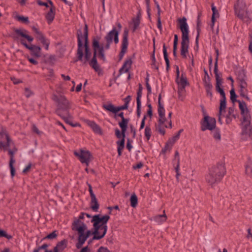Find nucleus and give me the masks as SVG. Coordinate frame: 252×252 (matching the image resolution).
Returning <instances> with one entry per match:
<instances>
[{
	"label": "nucleus",
	"instance_id": "1",
	"mask_svg": "<svg viewBox=\"0 0 252 252\" xmlns=\"http://www.w3.org/2000/svg\"><path fill=\"white\" fill-rule=\"evenodd\" d=\"M119 31L116 27H113L104 37L106 43L100 44L99 38H94L93 41L94 53L93 58L91 60L92 53L88 45V28L87 25H85L83 33L81 31L77 32L78 60L84 63L88 62L90 66L97 71L99 69V66L97 63L96 56L97 55L100 59L103 60L104 51L110 48L112 42L114 41L116 44L119 43Z\"/></svg>",
	"mask_w": 252,
	"mask_h": 252
},
{
	"label": "nucleus",
	"instance_id": "2",
	"mask_svg": "<svg viewBox=\"0 0 252 252\" xmlns=\"http://www.w3.org/2000/svg\"><path fill=\"white\" fill-rule=\"evenodd\" d=\"M110 219L108 215L101 216L100 215H95L92 217L91 222H93L94 231L87 229H79L80 233L78 236V241L76 246L77 249L81 248L87 238L91 235H94L92 240L89 241L90 244L94 240H100L104 237L107 230V223Z\"/></svg>",
	"mask_w": 252,
	"mask_h": 252
},
{
	"label": "nucleus",
	"instance_id": "3",
	"mask_svg": "<svg viewBox=\"0 0 252 252\" xmlns=\"http://www.w3.org/2000/svg\"><path fill=\"white\" fill-rule=\"evenodd\" d=\"M226 173L224 164L218 163L209 169L208 173L205 176V181L209 186L213 188L221 181Z\"/></svg>",
	"mask_w": 252,
	"mask_h": 252
},
{
	"label": "nucleus",
	"instance_id": "4",
	"mask_svg": "<svg viewBox=\"0 0 252 252\" xmlns=\"http://www.w3.org/2000/svg\"><path fill=\"white\" fill-rule=\"evenodd\" d=\"M178 26L182 32L181 55L183 58H187L189 54V26L185 17L179 18L177 20Z\"/></svg>",
	"mask_w": 252,
	"mask_h": 252
},
{
	"label": "nucleus",
	"instance_id": "5",
	"mask_svg": "<svg viewBox=\"0 0 252 252\" xmlns=\"http://www.w3.org/2000/svg\"><path fill=\"white\" fill-rule=\"evenodd\" d=\"M52 99L57 103V108L56 110V113L57 115L69 111L71 107V103L66 97L62 94H54Z\"/></svg>",
	"mask_w": 252,
	"mask_h": 252
},
{
	"label": "nucleus",
	"instance_id": "6",
	"mask_svg": "<svg viewBox=\"0 0 252 252\" xmlns=\"http://www.w3.org/2000/svg\"><path fill=\"white\" fill-rule=\"evenodd\" d=\"M159 119L158 123L155 124L156 130L158 131L160 134L164 135L165 133V128H171L172 122L171 121L168 122V125L165 124L167 121L165 116V113H162L160 110L159 113H158Z\"/></svg>",
	"mask_w": 252,
	"mask_h": 252
},
{
	"label": "nucleus",
	"instance_id": "7",
	"mask_svg": "<svg viewBox=\"0 0 252 252\" xmlns=\"http://www.w3.org/2000/svg\"><path fill=\"white\" fill-rule=\"evenodd\" d=\"M124 100L125 104L122 106L116 107L111 103H107L103 104L102 107L105 110L116 114L121 110L127 109L128 104L131 100V96L130 95L127 96L124 99Z\"/></svg>",
	"mask_w": 252,
	"mask_h": 252
},
{
	"label": "nucleus",
	"instance_id": "8",
	"mask_svg": "<svg viewBox=\"0 0 252 252\" xmlns=\"http://www.w3.org/2000/svg\"><path fill=\"white\" fill-rule=\"evenodd\" d=\"M201 130L204 131L206 130H213L216 127V121L213 117L204 115L203 119L200 122Z\"/></svg>",
	"mask_w": 252,
	"mask_h": 252
},
{
	"label": "nucleus",
	"instance_id": "9",
	"mask_svg": "<svg viewBox=\"0 0 252 252\" xmlns=\"http://www.w3.org/2000/svg\"><path fill=\"white\" fill-rule=\"evenodd\" d=\"M74 154L82 163H85L87 166L89 165L92 158V156L88 150L80 149L78 151H74Z\"/></svg>",
	"mask_w": 252,
	"mask_h": 252
},
{
	"label": "nucleus",
	"instance_id": "10",
	"mask_svg": "<svg viewBox=\"0 0 252 252\" xmlns=\"http://www.w3.org/2000/svg\"><path fill=\"white\" fill-rule=\"evenodd\" d=\"M15 32L16 35V38L19 40L24 46V43H27L26 40L29 42H31L33 40V38L29 35V32L25 29H16Z\"/></svg>",
	"mask_w": 252,
	"mask_h": 252
},
{
	"label": "nucleus",
	"instance_id": "11",
	"mask_svg": "<svg viewBox=\"0 0 252 252\" xmlns=\"http://www.w3.org/2000/svg\"><path fill=\"white\" fill-rule=\"evenodd\" d=\"M234 8L235 14L240 19L244 20L247 18L248 13L246 11V4L243 0H238Z\"/></svg>",
	"mask_w": 252,
	"mask_h": 252
},
{
	"label": "nucleus",
	"instance_id": "12",
	"mask_svg": "<svg viewBox=\"0 0 252 252\" xmlns=\"http://www.w3.org/2000/svg\"><path fill=\"white\" fill-rule=\"evenodd\" d=\"M32 30L34 36L37 40L42 44L46 50H48L49 45V40L44 36L43 33L38 29L33 27L32 28Z\"/></svg>",
	"mask_w": 252,
	"mask_h": 252
},
{
	"label": "nucleus",
	"instance_id": "13",
	"mask_svg": "<svg viewBox=\"0 0 252 252\" xmlns=\"http://www.w3.org/2000/svg\"><path fill=\"white\" fill-rule=\"evenodd\" d=\"M128 30L126 28L125 29L123 34V39L121 45V51L119 54L120 59L121 60L124 56L125 53L127 51V47L128 45Z\"/></svg>",
	"mask_w": 252,
	"mask_h": 252
},
{
	"label": "nucleus",
	"instance_id": "14",
	"mask_svg": "<svg viewBox=\"0 0 252 252\" xmlns=\"http://www.w3.org/2000/svg\"><path fill=\"white\" fill-rule=\"evenodd\" d=\"M239 107L241 110V113L243 115L244 122H250L251 116L247 106L244 101L238 100Z\"/></svg>",
	"mask_w": 252,
	"mask_h": 252
},
{
	"label": "nucleus",
	"instance_id": "15",
	"mask_svg": "<svg viewBox=\"0 0 252 252\" xmlns=\"http://www.w3.org/2000/svg\"><path fill=\"white\" fill-rule=\"evenodd\" d=\"M17 149L14 148L13 150L8 149V152L10 156V161H9V167L10 169V173L11 176L13 177L15 175V168L13 166V164L15 162L14 159V154L17 152Z\"/></svg>",
	"mask_w": 252,
	"mask_h": 252
},
{
	"label": "nucleus",
	"instance_id": "16",
	"mask_svg": "<svg viewBox=\"0 0 252 252\" xmlns=\"http://www.w3.org/2000/svg\"><path fill=\"white\" fill-rule=\"evenodd\" d=\"M176 82L178 86V94L179 97L180 98L184 93L185 87L189 85V83L187 80H176Z\"/></svg>",
	"mask_w": 252,
	"mask_h": 252
},
{
	"label": "nucleus",
	"instance_id": "17",
	"mask_svg": "<svg viewBox=\"0 0 252 252\" xmlns=\"http://www.w3.org/2000/svg\"><path fill=\"white\" fill-rule=\"evenodd\" d=\"M25 47L31 50L32 54L35 57L38 58L40 56L41 48L38 46L34 45H29L27 43H25Z\"/></svg>",
	"mask_w": 252,
	"mask_h": 252
},
{
	"label": "nucleus",
	"instance_id": "18",
	"mask_svg": "<svg viewBox=\"0 0 252 252\" xmlns=\"http://www.w3.org/2000/svg\"><path fill=\"white\" fill-rule=\"evenodd\" d=\"M80 228H82L83 229H87V227L83 221L75 218L72 223V229L74 231H77L78 234L79 235L80 233L79 230Z\"/></svg>",
	"mask_w": 252,
	"mask_h": 252
},
{
	"label": "nucleus",
	"instance_id": "19",
	"mask_svg": "<svg viewBox=\"0 0 252 252\" xmlns=\"http://www.w3.org/2000/svg\"><path fill=\"white\" fill-rule=\"evenodd\" d=\"M60 116L62 119H63L67 124L75 127L77 126V124H73L71 121V115L69 113V111H66L63 113L60 114V115H58Z\"/></svg>",
	"mask_w": 252,
	"mask_h": 252
},
{
	"label": "nucleus",
	"instance_id": "20",
	"mask_svg": "<svg viewBox=\"0 0 252 252\" xmlns=\"http://www.w3.org/2000/svg\"><path fill=\"white\" fill-rule=\"evenodd\" d=\"M132 59L131 58H128L125 62L123 66L120 70L121 74L126 73L128 72V70L131 67L132 64Z\"/></svg>",
	"mask_w": 252,
	"mask_h": 252
},
{
	"label": "nucleus",
	"instance_id": "21",
	"mask_svg": "<svg viewBox=\"0 0 252 252\" xmlns=\"http://www.w3.org/2000/svg\"><path fill=\"white\" fill-rule=\"evenodd\" d=\"M226 97H221L220 99V106L219 109V121L220 122L221 121V116L222 115L223 113L225 111V109L226 108Z\"/></svg>",
	"mask_w": 252,
	"mask_h": 252
},
{
	"label": "nucleus",
	"instance_id": "22",
	"mask_svg": "<svg viewBox=\"0 0 252 252\" xmlns=\"http://www.w3.org/2000/svg\"><path fill=\"white\" fill-rule=\"evenodd\" d=\"M245 167L246 174L252 177V159L249 157L245 163Z\"/></svg>",
	"mask_w": 252,
	"mask_h": 252
},
{
	"label": "nucleus",
	"instance_id": "23",
	"mask_svg": "<svg viewBox=\"0 0 252 252\" xmlns=\"http://www.w3.org/2000/svg\"><path fill=\"white\" fill-rule=\"evenodd\" d=\"M222 80H216V91L220 93L221 98L225 97V93L222 86Z\"/></svg>",
	"mask_w": 252,
	"mask_h": 252
},
{
	"label": "nucleus",
	"instance_id": "24",
	"mask_svg": "<svg viewBox=\"0 0 252 252\" xmlns=\"http://www.w3.org/2000/svg\"><path fill=\"white\" fill-rule=\"evenodd\" d=\"M67 241L65 239H63L59 242L56 247H54V251L57 252H62L67 247Z\"/></svg>",
	"mask_w": 252,
	"mask_h": 252
},
{
	"label": "nucleus",
	"instance_id": "25",
	"mask_svg": "<svg viewBox=\"0 0 252 252\" xmlns=\"http://www.w3.org/2000/svg\"><path fill=\"white\" fill-rule=\"evenodd\" d=\"M140 19L138 17L132 19V21L129 23V25L132 29L133 32H135L136 30L138 29L140 25Z\"/></svg>",
	"mask_w": 252,
	"mask_h": 252
},
{
	"label": "nucleus",
	"instance_id": "26",
	"mask_svg": "<svg viewBox=\"0 0 252 252\" xmlns=\"http://www.w3.org/2000/svg\"><path fill=\"white\" fill-rule=\"evenodd\" d=\"M87 124L92 128L94 132L100 134L101 133V129L100 126L94 121H88L87 122Z\"/></svg>",
	"mask_w": 252,
	"mask_h": 252
},
{
	"label": "nucleus",
	"instance_id": "27",
	"mask_svg": "<svg viewBox=\"0 0 252 252\" xmlns=\"http://www.w3.org/2000/svg\"><path fill=\"white\" fill-rule=\"evenodd\" d=\"M167 220V216L165 213V211H163V214L158 215L154 218V220L158 224H161L166 221Z\"/></svg>",
	"mask_w": 252,
	"mask_h": 252
},
{
	"label": "nucleus",
	"instance_id": "28",
	"mask_svg": "<svg viewBox=\"0 0 252 252\" xmlns=\"http://www.w3.org/2000/svg\"><path fill=\"white\" fill-rule=\"evenodd\" d=\"M54 17L55 8L53 7H51L50 8V10L48 12L46 15V18L48 24H50L53 21Z\"/></svg>",
	"mask_w": 252,
	"mask_h": 252
},
{
	"label": "nucleus",
	"instance_id": "29",
	"mask_svg": "<svg viewBox=\"0 0 252 252\" xmlns=\"http://www.w3.org/2000/svg\"><path fill=\"white\" fill-rule=\"evenodd\" d=\"M125 138L123 137L121 140L118 141L117 144L118 145L117 151L119 156L122 155V151L123 150L125 146Z\"/></svg>",
	"mask_w": 252,
	"mask_h": 252
},
{
	"label": "nucleus",
	"instance_id": "30",
	"mask_svg": "<svg viewBox=\"0 0 252 252\" xmlns=\"http://www.w3.org/2000/svg\"><path fill=\"white\" fill-rule=\"evenodd\" d=\"M128 122L129 119L126 118L125 119L122 120V121L119 123V125L121 129L123 130V133L124 132H126Z\"/></svg>",
	"mask_w": 252,
	"mask_h": 252
},
{
	"label": "nucleus",
	"instance_id": "31",
	"mask_svg": "<svg viewBox=\"0 0 252 252\" xmlns=\"http://www.w3.org/2000/svg\"><path fill=\"white\" fill-rule=\"evenodd\" d=\"M91 207L92 209L94 212H97L99 208V204L98 203L96 197L91 198Z\"/></svg>",
	"mask_w": 252,
	"mask_h": 252
},
{
	"label": "nucleus",
	"instance_id": "32",
	"mask_svg": "<svg viewBox=\"0 0 252 252\" xmlns=\"http://www.w3.org/2000/svg\"><path fill=\"white\" fill-rule=\"evenodd\" d=\"M6 143L4 144L3 142L0 141V149H3L4 151L7 150V148L9 147L11 145V140L9 136H6Z\"/></svg>",
	"mask_w": 252,
	"mask_h": 252
},
{
	"label": "nucleus",
	"instance_id": "33",
	"mask_svg": "<svg viewBox=\"0 0 252 252\" xmlns=\"http://www.w3.org/2000/svg\"><path fill=\"white\" fill-rule=\"evenodd\" d=\"M14 18L17 21L24 24H28L29 23V20L28 17H25L22 15H20L18 14H16L14 15Z\"/></svg>",
	"mask_w": 252,
	"mask_h": 252
},
{
	"label": "nucleus",
	"instance_id": "34",
	"mask_svg": "<svg viewBox=\"0 0 252 252\" xmlns=\"http://www.w3.org/2000/svg\"><path fill=\"white\" fill-rule=\"evenodd\" d=\"M212 131L213 137L217 140L220 141L221 139L220 131L219 129L216 128L214 129Z\"/></svg>",
	"mask_w": 252,
	"mask_h": 252
},
{
	"label": "nucleus",
	"instance_id": "35",
	"mask_svg": "<svg viewBox=\"0 0 252 252\" xmlns=\"http://www.w3.org/2000/svg\"><path fill=\"white\" fill-rule=\"evenodd\" d=\"M144 135L147 140H149L152 135V129L149 125H147L144 130Z\"/></svg>",
	"mask_w": 252,
	"mask_h": 252
},
{
	"label": "nucleus",
	"instance_id": "36",
	"mask_svg": "<svg viewBox=\"0 0 252 252\" xmlns=\"http://www.w3.org/2000/svg\"><path fill=\"white\" fill-rule=\"evenodd\" d=\"M130 205L131 207L135 208L137 205L138 199L135 193L131 195L130 198Z\"/></svg>",
	"mask_w": 252,
	"mask_h": 252
},
{
	"label": "nucleus",
	"instance_id": "37",
	"mask_svg": "<svg viewBox=\"0 0 252 252\" xmlns=\"http://www.w3.org/2000/svg\"><path fill=\"white\" fill-rule=\"evenodd\" d=\"M212 10L213 11L212 19H213V21L214 20H216V19L219 17V12L217 10L216 7L214 5H212Z\"/></svg>",
	"mask_w": 252,
	"mask_h": 252
},
{
	"label": "nucleus",
	"instance_id": "38",
	"mask_svg": "<svg viewBox=\"0 0 252 252\" xmlns=\"http://www.w3.org/2000/svg\"><path fill=\"white\" fill-rule=\"evenodd\" d=\"M161 94H159L158 98V113H159L161 110L162 113H165V109L163 105L161 103Z\"/></svg>",
	"mask_w": 252,
	"mask_h": 252
},
{
	"label": "nucleus",
	"instance_id": "39",
	"mask_svg": "<svg viewBox=\"0 0 252 252\" xmlns=\"http://www.w3.org/2000/svg\"><path fill=\"white\" fill-rule=\"evenodd\" d=\"M115 135L118 138L122 139L123 137L125 138L126 137V132L123 133V130L121 131L119 129L117 128L115 130Z\"/></svg>",
	"mask_w": 252,
	"mask_h": 252
},
{
	"label": "nucleus",
	"instance_id": "40",
	"mask_svg": "<svg viewBox=\"0 0 252 252\" xmlns=\"http://www.w3.org/2000/svg\"><path fill=\"white\" fill-rule=\"evenodd\" d=\"M178 42V36L177 34L174 35V44H173V53L175 56L176 55V51L177 48V45Z\"/></svg>",
	"mask_w": 252,
	"mask_h": 252
},
{
	"label": "nucleus",
	"instance_id": "41",
	"mask_svg": "<svg viewBox=\"0 0 252 252\" xmlns=\"http://www.w3.org/2000/svg\"><path fill=\"white\" fill-rule=\"evenodd\" d=\"M179 134H176L175 136H174L171 138L169 139L168 140V142L171 144L172 146L174 144V143L179 139Z\"/></svg>",
	"mask_w": 252,
	"mask_h": 252
},
{
	"label": "nucleus",
	"instance_id": "42",
	"mask_svg": "<svg viewBox=\"0 0 252 252\" xmlns=\"http://www.w3.org/2000/svg\"><path fill=\"white\" fill-rule=\"evenodd\" d=\"M230 99L232 102L236 101L237 95L235 94V91L233 89H231L230 92Z\"/></svg>",
	"mask_w": 252,
	"mask_h": 252
},
{
	"label": "nucleus",
	"instance_id": "43",
	"mask_svg": "<svg viewBox=\"0 0 252 252\" xmlns=\"http://www.w3.org/2000/svg\"><path fill=\"white\" fill-rule=\"evenodd\" d=\"M172 147L173 146L167 141L164 148L162 149V152L165 154L167 151H170Z\"/></svg>",
	"mask_w": 252,
	"mask_h": 252
},
{
	"label": "nucleus",
	"instance_id": "44",
	"mask_svg": "<svg viewBox=\"0 0 252 252\" xmlns=\"http://www.w3.org/2000/svg\"><path fill=\"white\" fill-rule=\"evenodd\" d=\"M57 234L56 233V231H54L53 232H52V233L49 234L48 235H47L44 238V239H55L57 237Z\"/></svg>",
	"mask_w": 252,
	"mask_h": 252
},
{
	"label": "nucleus",
	"instance_id": "45",
	"mask_svg": "<svg viewBox=\"0 0 252 252\" xmlns=\"http://www.w3.org/2000/svg\"><path fill=\"white\" fill-rule=\"evenodd\" d=\"M6 136H9L8 133L5 129H2L0 131V136L1 139L5 138L6 139Z\"/></svg>",
	"mask_w": 252,
	"mask_h": 252
},
{
	"label": "nucleus",
	"instance_id": "46",
	"mask_svg": "<svg viewBox=\"0 0 252 252\" xmlns=\"http://www.w3.org/2000/svg\"><path fill=\"white\" fill-rule=\"evenodd\" d=\"M239 86H240V89H246L247 84V83L245 82V80H240V82L239 83Z\"/></svg>",
	"mask_w": 252,
	"mask_h": 252
},
{
	"label": "nucleus",
	"instance_id": "47",
	"mask_svg": "<svg viewBox=\"0 0 252 252\" xmlns=\"http://www.w3.org/2000/svg\"><path fill=\"white\" fill-rule=\"evenodd\" d=\"M33 94L32 92L28 88H25V95L27 97H30Z\"/></svg>",
	"mask_w": 252,
	"mask_h": 252
},
{
	"label": "nucleus",
	"instance_id": "48",
	"mask_svg": "<svg viewBox=\"0 0 252 252\" xmlns=\"http://www.w3.org/2000/svg\"><path fill=\"white\" fill-rule=\"evenodd\" d=\"M142 96V91L138 90L137 93L136 102L137 103H141V97Z\"/></svg>",
	"mask_w": 252,
	"mask_h": 252
},
{
	"label": "nucleus",
	"instance_id": "49",
	"mask_svg": "<svg viewBox=\"0 0 252 252\" xmlns=\"http://www.w3.org/2000/svg\"><path fill=\"white\" fill-rule=\"evenodd\" d=\"M180 157L179 152L176 151L175 153V158L173 160L174 162H180Z\"/></svg>",
	"mask_w": 252,
	"mask_h": 252
},
{
	"label": "nucleus",
	"instance_id": "50",
	"mask_svg": "<svg viewBox=\"0 0 252 252\" xmlns=\"http://www.w3.org/2000/svg\"><path fill=\"white\" fill-rule=\"evenodd\" d=\"M199 25H200V23L198 21V23H197V36L196 37V39H195V42H196V44L198 43V38H199V32H200V28H199Z\"/></svg>",
	"mask_w": 252,
	"mask_h": 252
},
{
	"label": "nucleus",
	"instance_id": "51",
	"mask_svg": "<svg viewBox=\"0 0 252 252\" xmlns=\"http://www.w3.org/2000/svg\"><path fill=\"white\" fill-rule=\"evenodd\" d=\"M146 119V115H144L142 118V121H141V125H140V128H139L140 130H141L142 129H143L145 126Z\"/></svg>",
	"mask_w": 252,
	"mask_h": 252
},
{
	"label": "nucleus",
	"instance_id": "52",
	"mask_svg": "<svg viewBox=\"0 0 252 252\" xmlns=\"http://www.w3.org/2000/svg\"><path fill=\"white\" fill-rule=\"evenodd\" d=\"M148 81H149V80H146V88H147V89L148 91V94L149 95V94H151L152 93V88H151V86L150 85L149 83H148Z\"/></svg>",
	"mask_w": 252,
	"mask_h": 252
},
{
	"label": "nucleus",
	"instance_id": "53",
	"mask_svg": "<svg viewBox=\"0 0 252 252\" xmlns=\"http://www.w3.org/2000/svg\"><path fill=\"white\" fill-rule=\"evenodd\" d=\"M204 85H205V88H206L208 93H209L210 92V90L211 89V88L212 87L211 85L209 83V82L208 83L206 81V80H204Z\"/></svg>",
	"mask_w": 252,
	"mask_h": 252
},
{
	"label": "nucleus",
	"instance_id": "54",
	"mask_svg": "<svg viewBox=\"0 0 252 252\" xmlns=\"http://www.w3.org/2000/svg\"><path fill=\"white\" fill-rule=\"evenodd\" d=\"M32 129L33 131H34V132H35L36 134H37L38 135H40L41 133V132L39 130L38 128L34 125H32Z\"/></svg>",
	"mask_w": 252,
	"mask_h": 252
},
{
	"label": "nucleus",
	"instance_id": "55",
	"mask_svg": "<svg viewBox=\"0 0 252 252\" xmlns=\"http://www.w3.org/2000/svg\"><path fill=\"white\" fill-rule=\"evenodd\" d=\"M28 60L32 64L36 65V64H37V61L35 59H34L33 58H31V57H28Z\"/></svg>",
	"mask_w": 252,
	"mask_h": 252
},
{
	"label": "nucleus",
	"instance_id": "56",
	"mask_svg": "<svg viewBox=\"0 0 252 252\" xmlns=\"http://www.w3.org/2000/svg\"><path fill=\"white\" fill-rule=\"evenodd\" d=\"M234 112V108L233 107H229L228 110V114L227 115H228L231 117H235L233 113Z\"/></svg>",
	"mask_w": 252,
	"mask_h": 252
},
{
	"label": "nucleus",
	"instance_id": "57",
	"mask_svg": "<svg viewBox=\"0 0 252 252\" xmlns=\"http://www.w3.org/2000/svg\"><path fill=\"white\" fill-rule=\"evenodd\" d=\"M89 191L90 194L91 198H93L94 197H95V194L94 193L92 187L90 184L89 185Z\"/></svg>",
	"mask_w": 252,
	"mask_h": 252
},
{
	"label": "nucleus",
	"instance_id": "58",
	"mask_svg": "<svg viewBox=\"0 0 252 252\" xmlns=\"http://www.w3.org/2000/svg\"><path fill=\"white\" fill-rule=\"evenodd\" d=\"M141 103H137V115L138 117L140 116L141 114Z\"/></svg>",
	"mask_w": 252,
	"mask_h": 252
},
{
	"label": "nucleus",
	"instance_id": "59",
	"mask_svg": "<svg viewBox=\"0 0 252 252\" xmlns=\"http://www.w3.org/2000/svg\"><path fill=\"white\" fill-rule=\"evenodd\" d=\"M97 252H110L107 248H104L103 247H101L98 249Z\"/></svg>",
	"mask_w": 252,
	"mask_h": 252
},
{
	"label": "nucleus",
	"instance_id": "60",
	"mask_svg": "<svg viewBox=\"0 0 252 252\" xmlns=\"http://www.w3.org/2000/svg\"><path fill=\"white\" fill-rule=\"evenodd\" d=\"M32 164L29 163V164L23 169V173H25L28 172L31 168Z\"/></svg>",
	"mask_w": 252,
	"mask_h": 252
},
{
	"label": "nucleus",
	"instance_id": "61",
	"mask_svg": "<svg viewBox=\"0 0 252 252\" xmlns=\"http://www.w3.org/2000/svg\"><path fill=\"white\" fill-rule=\"evenodd\" d=\"M126 148L129 151H130L132 148V146L131 144H130L129 139L127 140V142L126 143Z\"/></svg>",
	"mask_w": 252,
	"mask_h": 252
},
{
	"label": "nucleus",
	"instance_id": "62",
	"mask_svg": "<svg viewBox=\"0 0 252 252\" xmlns=\"http://www.w3.org/2000/svg\"><path fill=\"white\" fill-rule=\"evenodd\" d=\"M38 4L39 5H41V6H45L46 7H48L49 6V5L46 2H43L42 1H40V0H39L38 1Z\"/></svg>",
	"mask_w": 252,
	"mask_h": 252
},
{
	"label": "nucleus",
	"instance_id": "63",
	"mask_svg": "<svg viewBox=\"0 0 252 252\" xmlns=\"http://www.w3.org/2000/svg\"><path fill=\"white\" fill-rule=\"evenodd\" d=\"M176 163V165L174 167L176 172H178L180 171V162H175Z\"/></svg>",
	"mask_w": 252,
	"mask_h": 252
},
{
	"label": "nucleus",
	"instance_id": "64",
	"mask_svg": "<svg viewBox=\"0 0 252 252\" xmlns=\"http://www.w3.org/2000/svg\"><path fill=\"white\" fill-rule=\"evenodd\" d=\"M82 83H79L78 85H77L76 88V91L77 92H79L82 89Z\"/></svg>",
	"mask_w": 252,
	"mask_h": 252
}]
</instances>
